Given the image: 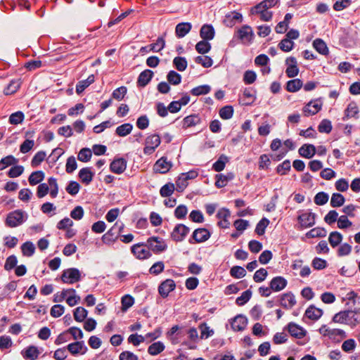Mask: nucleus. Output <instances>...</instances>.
<instances>
[{
	"mask_svg": "<svg viewBox=\"0 0 360 360\" xmlns=\"http://www.w3.org/2000/svg\"><path fill=\"white\" fill-rule=\"evenodd\" d=\"M146 246L155 254L161 253L167 248L166 243L158 236L148 238L146 240Z\"/></svg>",
	"mask_w": 360,
	"mask_h": 360,
	"instance_id": "20e7f679",
	"label": "nucleus"
},
{
	"mask_svg": "<svg viewBox=\"0 0 360 360\" xmlns=\"http://www.w3.org/2000/svg\"><path fill=\"white\" fill-rule=\"evenodd\" d=\"M133 129V125L130 123H124L116 128L115 134L119 136H126L129 134Z\"/></svg>",
	"mask_w": 360,
	"mask_h": 360,
	"instance_id": "c03bdc74",
	"label": "nucleus"
},
{
	"mask_svg": "<svg viewBox=\"0 0 360 360\" xmlns=\"http://www.w3.org/2000/svg\"><path fill=\"white\" fill-rule=\"evenodd\" d=\"M92 151L89 148H83L78 153L77 159L83 162H87L91 160Z\"/></svg>",
	"mask_w": 360,
	"mask_h": 360,
	"instance_id": "052dcab7",
	"label": "nucleus"
},
{
	"mask_svg": "<svg viewBox=\"0 0 360 360\" xmlns=\"http://www.w3.org/2000/svg\"><path fill=\"white\" fill-rule=\"evenodd\" d=\"M231 212L229 209L226 207H223L220 209L217 214L216 217L219 219H222L225 221L226 224L223 226V222L221 221H219L217 222V226L221 229H229L230 226V222L228 220V218L230 217Z\"/></svg>",
	"mask_w": 360,
	"mask_h": 360,
	"instance_id": "393cba45",
	"label": "nucleus"
},
{
	"mask_svg": "<svg viewBox=\"0 0 360 360\" xmlns=\"http://www.w3.org/2000/svg\"><path fill=\"white\" fill-rule=\"evenodd\" d=\"M316 216L314 212H305L297 217V220L302 228H309L315 224Z\"/></svg>",
	"mask_w": 360,
	"mask_h": 360,
	"instance_id": "ddd939ff",
	"label": "nucleus"
},
{
	"mask_svg": "<svg viewBox=\"0 0 360 360\" xmlns=\"http://www.w3.org/2000/svg\"><path fill=\"white\" fill-rule=\"evenodd\" d=\"M44 173L43 171L38 170L33 172L28 177V181L30 185L35 186L41 182L44 179Z\"/></svg>",
	"mask_w": 360,
	"mask_h": 360,
	"instance_id": "ea45409f",
	"label": "nucleus"
},
{
	"mask_svg": "<svg viewBox=\"0 0 360 360\" xmlns=\"http://www.w3.org/2000/svg\"><path fill=\"white\" fill-rule=\"evenodd\" d=\"M333 129L331 121L328 119H323L318 126V130L320 133L329 134Z\"/></svg>",
	"mask_w": 360,
	"mask_h": 360,
	"instance_id": "6e6d98bb",
	"label": "nucleus"
},
{
	"mask_svg": "<svg viewBox=\"0 0 360 360\" xmlns=\"http://www.w3.org/2000/svg\"><path fill=\"white\" fill-rule=\"evenodd\" d=\"M243 20V15L236 11H230L225 14V18L223 22H232L233 21Z\"/></svg>",
	"mask_w": 360,
	"mask_h": 360,
	"instance_id": "13d9d810",
	"label": "nucleus"
},
{
	"mask_svg": "<svg viewBox=\"0 0 360 360\" xmlns=\"http://www.w3.org/2000/svg\"><path fill=\"white\" fill-rule=\"evenodd\" d=\"M252 295V292L250 289L244 291L240 297L236 298V304L238 306L244 305L250 300Z\"/></svg>",
	"mask_w": 360,
	"mask_h": 360,
	"instance_id": "bf43d9fd",
	"label": "nucleus"
},
{
	"mask_svg": "<svg viewBox=\"0 0 360 360\" xmlns=\"http://www.w3.org/2000/svg\"><path fill=\"white\" fill-rule=\"evenodd\" d=\"M329 195L327 193L321 191L316 194L314 201L317 205H323L328 201Z\"/></svg>",
	"mask_w": 360,
	"mask_h": 360,
	"instance_id": "338daca9",
	"label": "nucleus"
},
{
	"mask_svg": "<svg viewBox=\"0 0 360 360\" xmlns=\"http://www.w3.org/2000/svg\"><path fill=\"white\" fill-rule=\"evenodd\" d=\"M66 349L74 356L79 354H84L88 350L83 340H76L74 342L70 343L66 346Z\"/></svg>",
	"mask_w": 360,
	"mask_h": 360,
	"instance_id": "4468645a",
	"label": "nucleus"
},
{
	"mask_svg": "<svg viewBox=\"0 0 360 360\" xmlns=\"http://www.w3.org/2000/svg\"><path fill=\"white\" fill-rule=\"evenodd\" d=\"M345 202V198L342 194L339 193H334L331 196L330 206L332 207H339L343 205Z\"/></svg>",
	"mask_w": 360,
	"mask_h": 360,
	"instance_id": "de8ad7c7",
	"label": "nucleus"
},
{
	"mask_svg": "<svg viewBox=\"0 0 360 360\" xmlns=\"http://www.w3.org/2000/svg\"><path fill=\"white\" fill-rule=\"evenodd\" d=\"M202 39L211 41L215 36V30L212 24H203L200 30Z\"/></svg>",
	"mask_w": 360,
	"mask_h": 360,
	"instance_id": "b1692460",
	"label": "nucleus"
},
{
	"mask_svg": "<svg viewBox=\"0 0 360 360\" xmlns=\"http://www.w3.org/2000/svg\"><path fill=\"white\" fill-rule=\"evenodd\" d=\"M172 163L167 160L166 157L158 159L153 165V170L155 173L166 174L172 167Z\"/></svg>",
	"mask_w": 360,
	"mask_h": 360,
	"instance_id": "dca6fc26",
	"label": "nucleus"
},
{
	"mask_svg": "<svg viewBox=\"0 0 360 360\" xmlns=\"http://www.w3.org/2000/svg\"><path fill=\"white\" fill-rule=\"evenodd\" d=\"M190 229L184 224H177L170 233L171 239L176 242H182L189 233Z\"/></svg>",
	"mask_w": 360,
	"mask_h": 360,
	"instance_id": "0eeeda50",
	"label": "nucleus"
},
{
	"mask_svg": "<svg viewBox=\"0 0 360 360\" xmlns=\"http://www.w3.org/2000/svg\"><path fill=\"white\" fill-rule=\"evenodd\" d=\"M208 40L202 39L198 41L195 45V50L200 54L207 53L212 48L211 44Z\"/></svg>",
	"mask_w": 360,
	"mask_h": 360,
	"instance_id": "79ce46f5",
	"label": "nucleus"
},
{
	"mask_svg": "<svg viewBox=\"0 0 360 360\" xmlns=\"http://www.w3.org/2000/svg\"><path fill=\"white\" fill-rule=\"evenodd\" d=\"M23 211L21 210H15L7 214L5 220V224L10 228L17 227L21 225L24 221Z\"/></svg>",
	"mask_w": 360,
	"mask_h": 360,
	"instance_id": "423d86ee",
	"label": "nucleus"
},
{
	"mask_svg": "<svg viewBox=\"0 0 360 360\" xmlns=\"http://www.w3.org/2000/svg\"><path fill=\"white\" fill-rule=\"evenodd\" d=\"M328 337L333 342H340L341 340L347 338V334L342 329H330Z\"/></svg>",
	"mask_w": 360,
	"mask_h": 360,
	"instance_id": "c9c22d12",
	"label": "nucleus"
},
{
	"mask_svg": "<svg viewBox=\"0 0 360 360\" xmlns=\"http://www.w3.org/2000/svg\"><path fill=\"white\" fill-rule=\"evenodd\" d=\"M211 87L208 84L200 85L193 88L191 90V94L193 96L205 95L210 93Z\"/></svg>",
	"mask_w": 360,
	"mask_h": 360,
	"instance_id": "864d4df0",
	"label": "nucleus"
},
{
	"mask_svg": "<svg viewBox=\"0 0 360 360\" xmlns=\"http://www.w3.org/2000/svg\"><path fill=\"white\" fill-rule=\"evenodd\" d=\"M235 175L233 172H229L226 175L223 174H218L215 175V186L218 188L224 187L228 181L233 180Z\"/></svg>",
	"mask_w": 360,
	"mask_h": 360,
	"instance_id": "cd10ccee",
	"label": "nucleus"
},
{
	"mask_svg": "<svg viewBox=\"0 0 360 360\" xmlns=\"http://www.w3.org/2000/svg\"><path fill=\"white\" fill-rule=\"evenodd\" d=\"M230 275L234 278H241L246 275V271L240 266H233L230 270Z\"/></svg>",
	"mask_w": 360,
	"mask_h": 360,
	"instance_id": "69168bd1",
	"label": "nucleus"
},
{
	"mask_svg": "<svg viewBox=\"0 0 360 360\" xmlns=\"http://www.w3.org/2000/svg\"><path fill=\"white\" fill-rule=\"evenodd\" d=\"M95 81L94 75H90L87 79L79 81L76 85V93L79 95L85 89L93 84Z\"/></svg>",
	"mask_w": 360,
	"mask_h": 360,
	"instance_id": "72a5a7b5",
	"label": "nucleus"
},
{
	"mask_svg": "<svg viewBox=\"0 0 360 360\" xmlns=\"http://www.w3.org/2000/svg\"><path fill=\"white\" fill-rule=\"evenodd\" d=\"M143 246H146V243H139L131 247V253L140 260L147 259L152 256L149 249L141 248Z\"/></svg>",
	"mask_w": 360,
	"mask_h": 360,
	"instance_id": "9d476101",
	"label": "nucleus"
},
{
	"mask_svg": "<svg viewBox=\"0 0 360 360\" xmlns=\"http://www.w3.org/2000/svg\"><path fill=\"white\" fill-rule=\"evenodd\" d=\"M211 236V232L205 228H198L194 230L188 239L190 244L201 243L207 241Z\"/></svg>",
	"mask_w": 360,
	"mask_h": 360,
	"instance_id": "6e6552de",
	"label": "nucleus"
},
{
	"mask_svg": "<svg viewBox=\"0 0 360 360\" xmlns=\"http://www.w3.org/2000/svg\"><path fill=\"white\" fill-rule=\"evenodd\" d=\"M173 65L177 70L183 72L186 69L188 63L185 57L176 56L173 60Z\"/></svg>",
	"mask_w": 360,
	"mask_h": 360,
	"instance_id": "603ef678",
	"label": "nucleus"
},
{
	"mask_svg": "<svg viewBox=\"0 0 360 360\" xmlns=\"http://www.w3.org/2000/svg\"><path fill=\"white\" fill-rule=\"evenodd\" d=\"M22 253L24 256L31 257L35 252V246L31 241H26L21 245Z\"/></svg>",
	"mask_w": 360,
	"mask_h": 360,
	"instance_id": "8fccbe9b",
	"label": "nucleus"
},
{
	"mask_svg": "<svg viewBox=\"0 0 360 360\" xmlns=\"http://www.w3.org/2000/svg\"><path fill=\"white\" fill-rule=\"evenodd\" d=\"M191 24H176L175 34L177 38H183L191 31Z\"/></svg>",
	"mask_w": 360,
	"mask_h": 360,
	"instance_id": "58836bf2",
	"label": "nucleus"
},
{
	"mask_svg": "<svg viewBox=\"0 0 360 360\" xmlns=\"http://www.w3.org/2000/svg\"><path fill=\"white\" fill-rule=\"evenodd\" d=\"M323 314V311L321 309L311 304L306 309L304 316L311 321H316L322 316Z\"/></svg>",
	"mask_w": 360,
	"mask_h": 360,
	"instance_id": "bb28decb",
	"label": "nucleus"
},
{
	"mask_svg": "<svg viewBox=\"0 0 360 360\" xmlns=\"http://www.w3.org/2000/svg\"><path fill=\"white\" fill-rule=\"evenodd\" d=\"M358 113L359 108L356 103L352 101L347 105V107L345 110V117H343V120L351 117L358 118Z\"/></svg>",
	"mask_w": 360,
	"mask_h": 360,
	"instance_id": "2f4dec72",
	"label": "nucleus"
},
{
	"mask_svg": "<svg viewBox=\"0 0 360 360\" xmlns=\"http://www.w3.org/2000/svg\"><path fill=\"white\" fill-rule=\"evenodd\" d=\"M313 46L316 51L321 55L327 56L329 54L328 48L326 42L321 39H316L313 41Z\"/></svg>",
	"mask_w": 360,
	"mask_h": 360,
	"instance_id": "f704fd0d",
	"label": "nucleus"
},
{
	"mask_svg": "<svg viewBox=\"0 0 360 360\" xmlns=\"http://www.w3.org/2000/svg\"><path fill=\"white\" fill-rule=\"evenodd\" d=\"M81 279L80 271L74 267L63 270L60 276V280L63 283L73 284Z\"/></svg>",
	"mask_w": 360,
	"mask_h": 360,
	"instance_id": "39448f33",
	"label": "nucleus"
},
{
	"mask_svg": "<svg viewBox=\"0 0 360 360\" xmlns=\"http://www.w3.org/2000/svg\"><path fill=\"white\" fill-rule=\"evenodd\" d=\"M321 98H319L314 101H310L303 108L304 116L314 115L318 113L322 108Z\"/></svg>",
	"mask_w": 360,
	"mask_h": 360,
	"instance_id": "f8f14e48",
	"label": "nucleus"
},
{
	"mask_svg": "<svg viewBox=\"0 0 360 360\" xmlns=\"http://www.w3.org/2000/svg\"><path fill=\"white\" fill-rule=\"evenodd\" d=\"M231 328L234 331H243L248 325V319L245 315L238 314L230 321Z\"/></svg>",
	"mask_w": 360,
	"mask_h": 360,
	"instance_id": "f3484780",
	"label": "nucleus"
},
{
	"mask_svg": "<svg viewBox=\"0 0 360 360\" xmlns=\"http://www.w3.org/2000/svg\"><path fill=\"white\" fill-rule=\"evenodd\" d=\"M352 314V309H347L344 311H340L338 313H336L332 318V321L334 323H341V324H347L349 321V318Z\"/></svg>",
	"mask_w": 360,
	"mask_h": 360,
	"instance_id": "c756f323",
	"label": "nucleus"
},
{
	"mask_svg": "<svg viewBox=\"0 0 360 360\" xmlns=\"http://www.w3.org/2000/svg\"><path fill=\"white\" fill-rule=\"evenodd\" d=\"M165 346L161 341L151 344L148 348V352L152 356H156L165 350Z\"/></svg>",
	"mask_w": 360,
	"mask_h": 360,
	"instance_id": "4c0bfd02",
	"label": "nucleus"
},
{
	"mask_svg": "<svg viewBox=\"0 0 360 360\" xmlns=\"http://www.w3.org/2000/svg\"><path fill=\"white\" fill-rule=\"evenodd\" d=\"M88 311L82 307L75 308L73 311L74 319L77 322H82L87 316Z\"/></svg>",
	"mask_w": 360,
	"mask_h": 360,
	"instance_id": "09e8293b",
	"label": "nucleus"
},
{
	"mask_svg": "<svg viewBox=\"0 0 360 360\" xmlns=\"http://www.w3.org/2000/svg\"><path fill=\"white\" fill-rule=\"evenodd\" d=\"M176 288V283L174 280L167 278L162 282L158 286V293L163 299L167 298L169 296V292L174 291Z\"/></svg>",
	"mask_w": 360,
	"mask_h": 360,
	"instance_id": "9b49d317",
	"label": "nucleus"
},
{
	"mask_svg": "<svg viewBox=\"0 0 360 360\" xmlns=\"http://www.w3.org/2000/svg\"><path fill=\"white\" fill-rule=\"evenodd\" d=\"M18 162V159L15 158L13 155H7L0 160V171L5 169L6 167L14 165Z\"/></svg>",
	"mask_w": 360,
	"mask_h": 360,
	"instance_id": "37998d69",
	"label": "nucleus"
},
{
	"mask_svg": "<svg viewBox=\"0 0 360 360\" xmlns=\"http://www.w3.org/2000/svg\"><path fill=\"white\" fill-rule=\"evenodd\" d=\"M233 38L239 39L243 44H252L255 39V33L250 26L244 25L235 31Z\"/></svg>",
	"mask_w": 360,
	"mask_h": 360,
	"instance_id": "f03ea898",
	"label": "nucleus"
},
{
	"mask_svg": "<svg viewBox=\"0 0 360 360\" xmlns=\"http://www.w3.org/2000/svg\"><path fill=\"white\" fill-rule=\"evenodd\" d=\"M342 238V235L340 232L335 231L330 233L328 241L333 248H335L341 243Z\"/></svg>",
	"mask_w": 360,
	"mask_h": 360,
	"instance_id": "a18cd8bd",
	"label": "nucleus"
},
{
	"mask_svg": "<svg viewBox=\"0 0 360 360\" xmlns=\"http://www.w3.org/2000/svg\"><path fill=\"white\" fill-rule=\"evenodd\" d=\"M279 0H264L251 9V13L258 15L260 20L269 21L272 17V13L269 8L276 6Z\"/></svg>",
	"mask_w": 360,
	"mask_h": 360,
	"instance_id": "f257e3e1",
	"label": "nucleus"
},
{
	"mask_svg": "<svg viewBox=\"0 0 360 360\" xmlns=\"http://www.w3.org/2000/svg\"><path fill=\"white\" fill-rule=\"evenodd\" d=\"M199 329L200 330L201 339H207L214 334V330L210 329L205 322L200 324Z\"/></svg>",
	"mask_w": 360,
	"mask_h": 360,
	"instance_id": "774afa93",
	"label": "nucleus"
},
{
	"mask_svg": "<svg viewBox=\"0 0 360 360\" xmlns=\"http://www.w3.org/2000/svg\"><path fill=\"white\" fill-rule=\"evenodd\" d=\"M252 91L255 92V91L251 88H245L243 91L244 98L240 101L242 105H251L254 103L256 97Z\"/></svg>",
	"mask_w": 360,
	"mask_h": 360,
	"instance_id": "473e14b6",
	"label": "nucleus"
},
{
	"mask_svg": "<svg viewBox=\"0 0 360 360\" xmlns=\"http://www.w3.org/2000/svg\"><path fill=\"white\" fill-rule=\"evenodd\" d=\"M46 154L45 151H38L32 158L31 161V166L32 167H38L45 159Z\"/></svg>",
	"mask_w": 360,
	"mask_h": 360,
	"instance_id": "e2e57ef3",
	"label": "nucleus"
},
{
	"mask_svg": "<svg viewBox=\"0 0 360 360\" xmlns=\"http://www.w3.org/2000/svg\"><path fill=\"white\" fill-rule=\"evenodd\" d=\"M201 117L199 114H192L185 117L182 121V128L186 129L188 128L195 127L201 123Z\"/></svg>",
	"mask_w": 360,
	"mask_h": 360,
	"instance_id": "5701e85b",
	"label": "nucleus"
},
{
	"mask_svg": "<svg viewBox=\"0 0 360 360\" xmlns=\"http://www.w3.org/2000/svg\"><path fill=\"white\" fill-rule=\"evenodd\" d=\"M270 221L266 218L263 217L256 225L255 232L259 236H263L265 233V231L268 225L269 224Z\"/></svg>",
	"mask_w": 360,
	"mask_h": 360,
	"instance_id": "3c124183",
	"label": "nucleus"
},
{
	"mask_svg": "<svg viewBox=\"0 0 360 360\" xmlns=\"http://www.w3.org/2000/svg\"><path fill=\"white\" fill-rule=\"evenodd\" d=\"M161 143V139L157 134L150 135L146 137L143 153L146 155H151L155 150Z\"/></svg>",
	"mask_w": 360,
	"mask_h": 360,
	"instance_id": "1a4fd4ad",
	"label": "nucleus"
},
{
	"mask_svg": "<svg viewBox=\"0 0 360 360\" xmlns=\"http://www.w3.org/2000/svg\"><path fill=\"white\" fill-rule=\"evenodd\" d=\"M154 73L151 70L146 69L142 71L137 79V86L138 87H145L152 79L153 77Z\"/></svg>",
	"mask_w": 360,
	"mask_h": 360,
	"instance_id": "4be33fe9",
	"label": "nucleus"
},
{
	"mask_svg": "<svg viewBox=\"0 0 360 360\" xmlns=\"http://www.w3.org/2000/svg\"><path fill=\"white\" fill-rule=\"evenodd\" d=\"M303 86V82L300 79H293L287 82L285 89L288 92L294 93L299 91Z\"/></svg>",
	"mask_w": 360,
	"mask_h": 360,
	"instance_id": "e433bc0d",
	"label": "nucleus"
},
{
	"mask_svg": "<svg viewBox=\"0 0 360 360\" xmlns=\"http://www.w3.org/2000/svg\"><path fill=\"white\" fill-rule=\"evenodd\" d=\"M327 231L323 227H316L310 231H309L306 233V237L308 238H324L326 236Z\"/></svg>",
	"mask_w": 360,
	"mask_h": 360,
	"instance_id": "a19ab883",
	"label": "nucleus"
},
{
	"mask_svg": "<svg viewBox=\"0 0 360 360\" xmlns=\"http://www.w3.org/2000/svg\"><path fill=\"white\" fill-rule=\"evenodd\" d=\"M284 329H287L291 336L297 339H302L307 334V331L302 327L294 322H290Z\"/></svg>",
	"mask_w": 360,
	"mask_h": 360,
	"instance_id": "a211bd4d",
	"label": "nucleus"
},
{
	"mask_svg": "<svg viewBox=\"0 0 360 360\" xmlns=\"http://www.w3.org/2000/svg\"><path fill=\"white\" fill-rule=\"evenodd\" d=\"M21 354L25 359L36 360L39 354L38 348L34 345H30L21 351Z\"/></svg>",
	"mask_w": 360,
	"mask_h": 360,
	"instance_id": "7c9ffc66",
	"label": "nucleus"
},
{
	"mask_svg": "<svg viewBox=\"0 0 360 360\" xmlns=\"http://www.w3.org/2000/svg\"><path fill=\"white\" fill-rule=\"evenodd\" d=\"M118 222H116L104 235H103L101 240L105 245H110L114 243L119 238L117 231V226Z\"/></svg>",
	"mask_w": 360,
	"mask_h": 360,
	"instance_id": "6ab92c4d",
	"label": "nucleus"
},
{
	"mask_svg": "<svg viewBox=\"0 0 360 360\" xmlns=\"http://www.w3.org/2000/svg\"><path fill=\"white\" fill-rule=\"evenodd\" d=\"M300 156L310 159L316 153V148L313 144L305 143L298 150Z\"/></svg>",
	"mask_w": 360,
	"mask_h": 360,
	"instance_id": "c85d7f7f",
	"label": "nucleus"
},
{
	"mask_svg": "<svg viewBox=\"0 0 360 360\" xmlns=\"http://www.w3.org/2000/svg\"><path fill=\"white\" fill-rule=\"evenodd\" d=\"M233 112L232 105H225L219 110V114L221 119L229 120L233 117Z\"/></svg>",
	"mask_w": 360,
	"mask_h": 360,
	"instance_id": "5fc2aeb1",
	"label": "nucleus"
},
{
	"mask_svg": "<svg viewBox=\"0 0 360 360\" xmlns=\"http://www.w3.org/2000/svg\"><path fill=\"white\" fill-rule=\"evenodd\" d=\"M229 161L228 157L225 155H221L218 160L212 165V169L219 172L224 170L226 163Z\"/></svg>",
	"mask_w": 360,
	"mask_h": 360,
	"instance_id": "49530a36",
	"label": "nucleus"
},
{
	"mask_svg": "<svg viewBox=\"0 0 360 360\" xmlns=\"http://www.w3.org/2000/svg\"><path fill=\"white\" fill-rule=\"evenodd\" d=\"M348 325L352 328L356 327L360 323V311L359 309H355L352 310V314L349 318Z\"/></svg>",
	"mask_w": 360,
	"mask_h": 360,
	"instance_id": "4d7b16f0",
	"label": "nucleus"
},
{
	"mask_svg": "<svg viewBox=\"0 0 360 360\" xmlns=\"http://www.w3.org/2000/svg\"><path fill=\"white\" fill-rule=\"evenodd\" d=\"M94 175L95 174L91 171V167H83L78 173V176L82 183L86 186L92 181Z\"/></svg>",
	"mask_w": 360,
	"mask_h": 360,
	"instance_id": "a878e982",
	"label": "nucleus"
},
{
	"mask_svg": "<svg viewBox=\"0 0 360 360\" xmlns=\"http://www.w3.org/2000/svg\"><path fill=\"white\" fill-rule=\"evenodd\" d=\"M167 79L169 84L172 85H178L181 82V76L174 70H170L167 75Z\"/></svg>",
	"mask_w": 360,
	"mask_h": 360,
	"instance_id": "680f3d73",
	"label": "nucleus"
},
{
	"mask_svg": "<svg viewBox=\"0 0 360 360\" xmlns=\"http://www.w3.org/2000/svg\"><path fill=\"white\" fill-rule=\"evenodd\" d=\"M357 39V32L351 26L344 28L342 34L340 35L339 41L340 44L345 48L352 47Z\"/></svg>",
	"mask_w": 360,
	"mask_h": 360,
	"instance_id": "7ed1b4c3",
	"label": "nucleus"
},
{
	"mask_svg": "<svg viewBox=\"0 0 360 360\" xmlns=\"http://www.w3.org/2000/svg\"><path fill=\"white\" fill-rule=\"evenodd\" d=\"M269 284L271 290L274 292H279L287 286L288 281L284 277L277 276L271 279Z\"/></svg>",
	"mask_w": 360,
	"mask_h": 360,
	"instance_id": "412c9836",
	"label": "nucleus"
},
{
	"mask_svg": "<svg viewBox=\"0 0 360 360\" xmlns=\"http://www.w3.org/2000/svg\"><path fill=\"white\" fill-rule=\"evenodd\" d=\"M127 161L124 158H115L110 164V170L116 174H122L127 168Z\"/></svg>",
	"mask_w": 360,
	"mask_h": 360,
	"instance_id": "2eb2a0df",
	"label": "nucleus"
},
{
	"mask_svg": "<svg viewBox=\"0 0 360 360\" xmlns=\"http://www.w3.org/2000/svg\"><path fill=\"white\" fill-rule=\"evenodd\" d=\"M175 190L174 184L173 183H167L161 187L160 194L162 197H169Z\"/></svg>",
	"mask_w": 360,
	"mask_h": 360,
	"instance_id": "0e129e2a",
	"label": "nucleus"
},
{
	"mask_svg": "<svg viewBox=\"0 0 360 360\" xmlns=\"http://www.w3.org/2000/svg\"><path fill=\"white\" fill-rule=\"evenodd\" d=\"M279 302V304L285 309H290L296 304L295 297L291 292L282 294Z\"/></svg>",
	"mask_w": 360,
	"mask_h": 360,
	"instance_id": "aec40b11",
	"label": "nucleus"
}]
</instances>
